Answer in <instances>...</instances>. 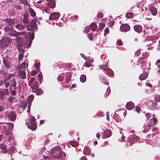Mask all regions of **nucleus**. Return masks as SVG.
<instances>
[{
    "mask_svg": "<svg viewBox=\"0 0 160 160\" xmlns=\"http://www.w3.org/2000/svg\"><path fill=\"white\" fill-rule=\"evenodd\" d=\"M36 81L34 78H32L28 82V84L30 85Z\"/></svg>",
    "mask_w": 160,
    "mask_h": 160,
    "instance_id": "52",
    "label": "nucleus"
},
{
    "mask_svg": "<svg viewBox=\"0 0 160 160\" xmlns=\"http://www.w3.org/2000/svg\"><path fill=\"white\" fill-rule=\"evenodd\" d=\"M6 117L9 120L13 122L16 119L17 114L15 112L12 111L7 112Z\"/></svg>",
    "mask_w": 160,
    "mask_h": 160,
    "instance_id": "6",
    "label": "nucleus"
},
{
    "mask_svg": "<svg viewBox=\"0 0 160 160\" xmlns=\"http://www.w3.org/2000/svg\"><path fill=\"white\" fill-rule=\"evenodd\" d=\"M88 37L91 40H92L93 39V36L90 33L88 34Z\"/></svg>",
    "mask_w": 160,
    "mask_h": 160,
    "instance_id": "61",
    "label": "nucleus"
},
{
    "mask_svg": "<svg viewBox=\"0 0 160 160\" xmlns=\"http://www.w3.org/2000/svg\"><path fill=\"white\" fill-rule=\"evenodd\" d=\"M21 46H18V47H17L18 49V52H21V53H23V54H24L25 52L24 49V48H21Z\"/></svg>",
    "mask_w": 160,
    "mask_h": 160,
    "instance_id": "42",
    "label": "nucleus"
},
{
    "mask_svg": "<svg viewBox=\"0 0 160 160\" xmlns=\"http://www.w3.org/2000/svg\"><path fill=\"white\" fill-rule=\"evenodd\" d=\"M27 125H28V128L32 130H35L37 128L36 123L30 124V125H29L27 123Z\"/></svg>",
    "mask_w": 160,
    "mask_h": 160,
    "instance_id": "31",
    "label": "nucleus"
},
{
    "mask_svg": "<svg viewBox=\"0 0 160 160\" xmlns=\"http://www.w3.org/2000/svg\"><path fill=\"white\" fill-rule=\"evenodd\" d=\"M117 42V43L119 45H123L122 42L120 39L118 40Z\"/></svg>",
    "mask_w": 160,
    "mask_h": 160,
    "instance_id": "63",
    "label": "nucleus"
},
{
    "mask_svg": "<svg viewBox=\"0 0 160 160\" xmlns=\"http://www.w3.org/2000/svg\"><path fill=\"white\" fill-rule=\"evenodd\" d=\"M15 27L19 30L23 29L25 27L22 24H18L15 25Z\"/></svg>",
    "mask_w": 160,
    "mask_h": 160,
    "instance_id": "33",
    "label": "nucleus"
},
{
    "mask_svg": "<svg viewBox=\"0 0 160 160\" xmlns=\"http://www.w3.org/2000/svg\"><path fill=\"white\" fill-rule=\"evenodd\" d=\"M60 16V14L58 12H54L51 14L49 17V20H53L58 18Z\"/></svg>",
    "mask_w": 160,
    "mask_h": 160,
    "instance_id": "11",
    "label": "nucleus"
},
{
    "mask_svg": "<svg viewBox=\"0 0 160 160\" xmlns=\"http://www.w3.org/2000/svg\"><path fill=\"white\" fill-rule=\"evenodd\" d=\"M38 21V19L36 18L33 19L32 20L31 23L26 26V27L27 28V30L31 31L32 32H34L37 28V22Z\"/></svg>",
    "mask_w": 160,
    "mask_h": 160,
    "instance_id": "3",
    "label": "nucleus"
},
{
    "mask_svg": "<svg viewBox=\"0 0 160 160\" xmlns=\"http://www.w3.org/2000/svg\"><path fill=\"white\" fill-rule=\"evenodd\" d=\"M28 11L31 16L32 17H34L36 16V13L35 11L32 8H29L28 9Z\"/></svg>",
    "mask_w": 160,
    "mask_h": 160,
    "instance_id": "30",
    "label": "nucleus"
},
{
    "mask_svg": "<svg viewBox=\"0 0 160 160\" xmlns=\"http://www.w3.org/2000/svg\"><path fill=\"white\" fill-rule=\"evenodd\" d=\"M120 29L122 32H127L129 30L130 27L128 24H124L120 26Z\"/></svg>",
    "mask_w": 160,
    "mask_h": 160,
    "instance_id": "12",
    "label": "nucleus"
},
{
    "mask_svg": "<svg viewBox=\"0 0 160 160\" xmlns=\"http://www.w3.org/2000/svg\"><path fill=\"white\" fill-rule=\"evenodd\" d=\"M7 126H4V129L5 131L6 132V134L8 135L9 134V130H12L13 128L14 125L11 123H7Z\"/></svg>",
    "mask_w": 160,
    "mask_h": 160,
    "instance_id": "8",
    "label": "nucleus"
},
{
    "mask_svg": "<svg viewBox=\"0 0 160 160\" xmlns=\"http://www.w3.org/2000/svg\"><path fill=\"white\" fill-rule=\"evenodd\" d=\"M4 84L5 86V87L6 88H8L9 87L10 85V82H6L7 80L6 79H4Z\"/></svg>",
    "mask_w": 160,
    "mask_h": 160,
    "instance_id": "47",
    "label": "nucleus"
},
{
    "mask_svg": "<svg viewBox=\"0 0 160 160\" xmlns=\"http://www.w3.org/2000/svg\"><path fill=\"white\" fill-rule=\"evenodd\" d=\"M25 34V32H17L16 31H15V32L14 33V35H13V37H16L18 36V35H24Z\"/></svg>",
    "mask_w": 160,
    "mask_h": 160,
    "instance_id": "35",
    "label": "nucleus"
},
{
    "mask_svg": "<svg viewBox=\"0 0 160 160\" xmlns=\"http://www.w3.org/2000/svg\"><path fill=\"white\" fill-rule=\"evenodd\" d=\"M157 106V103L155 102H153L151 104V106L153 108H155Z\"/></svg>",
    "mask_w": 160,
    "mask_h": 160,
    "instance_id": "56",
    "label": "nucleus"
},
{
    "mask_svg": "<svg viewBox=\"0 0 160 160\" xmlns=\"http://www.w3.org/2000/svg\"><path fill=\"white\" fill-rule=\"evenodd\" d=\"M111 93V90L110 88H107L106 90V92L105 94V96L108 97Z\"/></svg>",
    "mask_w": 160,
    "mask_h": 160,
    "instance_id": "46",
    "label": "nucleus"
},
{
    "mask_svg": "<svg viewBox=\"0 0 160 160\" xmlns=\"http://www.w3.org/2000/svg\"><path fill=\"white\" fill-rule=\"evenodd\" d=\"M86 60L88 62H92L94 61V59L91 57H88L86 58Z\"/></svg>",
    "mask_w": 160,
    "mask_h": 160,
    "instance_id": "49",
    "label": "nucleus"
},
{
    "mask_svg": "<svg viewBox=\"0 0 160 160\" xmlns=\"http://www.w3.org/2000/svg\"><path fill=\"white\" fill-rule=\"evenodd\" d=\"M133 28L134 31L138 33L141 32L142 31V27L140 25H136L134 26Z\"/></svg>",
    "mask_w": 160,
    "mask_h": 160,
    "instance_id": "14",
    "label": "nucleus"
},
{
    "mask_svg": "<svg viewBox=\"0 0 160 160\" xmlns=\"http://www.w3.org/2000/svg\"><path fill=\"white\" fill-rule=\"evenodd\" d=\"M15 149V148L13 146H12L9 149V150L10 151V152L11 153H12V152H13L14 151Z\"/></svg>",
    "mask_w": 160,
    "mask_h": 160,
    "instance_id": "60",
    "label": "nucleus"
},
{
    "mask_svg": "<svg viewBox=\"0 0 160 160\" xmlns=\"http://www.w3.org/2000/svg\"><path fill=\"white\" fill-rule=\"evenodd\" d=\"M100 68L103 70H106V69H108L107 66L106 65H102L99 66Z\"/></svg>",
    "mask_w": 160,
    "mask_h": 160,
    "instance_id": "50",
    "label": "nucleus"
},
{
    "mask_svg": "<svg viewBox=\"0 0 160 160\" xmlns=\"http://www.w3.org/2000/svg\"><path fill=\"white\" fill-rule=\"evenodd\" d=\"M61 148L59 146H58L53 148L52 150L51 156L55 159H60L64 152L61 150Z\"/></svg>",
    "mask_w": 160,
    "mask_h": 160,
    "instance_id": "1",
    "label": "nucleus"
},
{
    "mask_svg": "<svg viewBox=\"0 0 160 160\" xmlns=\"http://www.w3.org/2000/svg\"><path fill=\"white\" fill-rule=\"evenodd\" d=\"M145 116L147 119H149L150 118L152 117L151 114L149 113H147L146 114Z\"/></svg>",
    "mask_w": 160,
    "mask_h": 160,
    "instance_id": "57",
    "label": "nucleus"
},
{
    "mask_svg": "<svg viewBox=\"0 0 160 160\" xmlns=\"http://www.w3.org/2000/svg\"><path fill=\"white\" fill-rule=\"evenodd\" d=\"M55 6V2L54 0H52L47 4V7L52 9L54 8Z\"/></svg>",
    "mask_w": 160,
    "mask_h": 160,
    "instance_id": "21",
    "label": "nucleus"
},
{
    "mask_svg": "<svg viewBox=\"0 0 160 160\" xmlns=\"http://www.w3.org/2000/svg\"><path fill=\"white\" fill-rule=\"evenodd\" d=\"M109 32V30L108 28H106L104 29V35L105 36L107 34H108Z\"/></svg>",
    "mask_w": 160,
    "mask_h": 160,
    "instance_id": "55",
    "label": "nucleus"
},
{
    "mask_svg": "<svg viewBox=\"0 0 160 160\" xmlns=\"http://www.w3.org/2000/svg\"><path fill=\"white\" fill-rule=\"evenodd\" d=\"M153 118L151 119L149 122L148 123V125L149 127H153L156 125L158 120L155 117V115H152Z\"/></svg>",
    "mask_w": 160,
    "mask_h": 160,
    "instance_id": "9",
    "label": "nucleus"
},
{
    "mask_svg": "<svg viewBox=\"0 0 160 160\" xmlns=\"http://www.w3.org/2000/svg\"><path fill=\"white\" fill-rule=\"evenodd\" d=\"M27 66V64L25 62H24L20 65L19 68L21 70H26L28 68Z\"/></svg>",
    "mask_w": 160,
    "mask_h": 160,
    "instance_id": "26",
    "label": "nucleus"
},
{
    "mask_svg": "<svg viewBox=\"0 0 160 160\" xmlns=\"http://www.w3.org/2000/svg\"><path fill=\"white\" fill-rule=\"evenodd\" d=\"M149 10L152 15L153 16H156L157 13V10L154 7H151L149 8Z\"/></svg>",
    "mask_w": 160,
    "mask_h": 160,
    "instance_id": "23",
    "label": "nucleus"
},
{
    "mask_svg": "<svg viewBox=\"0 0 160 160\" xmlns=\"http://www.w3.org/2000/svg\"><path fill=\"white\" fill-rule=\"evenodd\" d=\"M134 105L133 102H128L126 106V108L128 110H132L134 107Z\"/></svg>",
    "mask_w": 160,
    "mask_h": 160,
    "instance_id": "18",
    "label": "nucleus"
},
{
    "mask_svg": "<svg viewBox=\"0 0 160 160\" xmlns=\"http://www.w3.org/2000/svg\"><path fill=\"white\" fill-rule=\"evenodd\" d=\"M33 92H35L37 95H40L42 94L43 91L40 88L38 87L35 90H33L32 91Z\"/></svg>",
    "mask_w": 160,
    "mask_h": 160,
    "instance_id": "25",
    "label": "nucleus"
},
{
    "mask_svg": "<svg viewBox=\"0 0 160 160\" xmlns=\"http://www.w3.org/2000/svg\"><path fill=\"white\" fill-rule=\"evenodd\" d=\"M156 65L160 68V59L158 60L156 63Z\"/></svg>",
    "mask_w": 160,
    "mask_h": 160,
    "instance_id": "58",
    "label": "nucleus"
},
{
    "mask_svg": "<svg viewBox=\"0 0 160 160\" xmlns=\"http://www.w3.org/2000/svg\"><path fill=\"white\" fill-rule=\"evenodd\" d=\"M40 64L39 62H37L35 64V67L37 70L39 68Z\"/></svg>",
    "mask_w": 160,
    "mask_h": 160,
    "instance_id": "51",
    "label": "nucleus"
},
{
    "mask_svg": "<svg viewBox=\"0 0 160 160\" xmlns=\"http://www.w3.org/2000/svg\"><path fill=\"white\" fill-rule=\"evenodd\" d=\"M91 65V64L86 62L85 63V66L87 67H89Z\"/></svg>",
    "mask_w": 160,
    "mask_h": 160,
    "instance_id": "64",
    "label": "nucleus"
},
{
    "mask_svg": "<svg viewBox=\"0 0 160 160\" xmlns=\"http://www.w3.org/2000/svg\"><path fill=\"white\" fill-rule=\"evenodd\" d=\"M142 56H143L142 57H140L138 58V59L137 62V64L139 65H144L147 62L146 59L148 56V54L147 52H143L142 53ZM141 66V65H140Z\"/></svg>",
    "mask_w": 160,
    "mask_h": 160,
    "instance_id": "5",
    "label": "nucleus"
},
{
    "mask_svg": "<svg viewBox=\"0 0 160 160\" xmlns=\"http://www.w3.org/2000/svg\"><path fill=\"white\" fill-rule=\"evenodd\" d=\"M111 132L108 130H105L103 132V136L106 138H108L110 137L111 135Z\"/></svg>",
    "mask_w": 160,
    "mask_h": 160,
    "instance_id": "28",
    "label": "nucleus"
},
{
    "mask_svg": "<svg viewBox=\"0 0 160 160\" xmlns=\"http://www.w3.org/2000/svg\"><path fill=\"white\" fill-rule=\"evenodd\" d=\"M15 19L14 18L11 19L10 18H7L4 19L3 21L7 23L8 26H11L14 24Z\"/></svg>",
    "mask_w": 160,
    "mask_h": 160,
    "instance_id": "13",
    "label": "nucleus"
},
{
    "mask_svg": "<svg viewBox=\"0 0 160 160\" xmlns=\"http://www.w3.org/2000/svg\"><path fill=\"white\" fill-rule=\"evenodd\" d=\"M105 24L103 23H100L98 27L99 29L100 30L102 29L104 27Z\"/></svg>",
    "mask_w": 160,
    "mask_h": 160,
    "instance_id": "44",
    "label": "nucleus"
},
{
    "mask_svg": "<svg viewBox=\"0 0 160 160\" xmlns=\"http://www.w3.org/2000/svg\"><path fill=\"white\" fill-rule=\"evenodd\" d=\"M20 2L25 6H27L28 5V2L27 0H20Z\"/></svg>",
    "mask_w": 160,
    "mask_h": 160,
    "instance_id": "48",
    "label": "nucleus"
},
{
    "mask_svg": "<svg viewBox=\"0 0 160 160\" xmlns=\"http://www.w3.org/2000/svg\"><path fill=\"white\" fill-rule=\"evenodd\" d=\"M154 99L155 101L160 102V95H156L154 97Z\"/></svg>",
    "mask_w": 160,
    "mask_h": 160,
    "instance_id": "45",
    "label": "nucleus"
},
{
    "mask_svg": "<svg viewBox=\"0 0 160 160\" xmlns=\"http://www.w3.org/2000/svg\"><path fill=\"white\" fill-rule=\"evenodd\" d=\"M6 146L3 144H0V148L2 150L1 152L2 153H6L8 152V150L6 149Z\"/></svg>",
    "mask_w": 160,
    "mask_h": 160,
    "instance_id": "24",
    "label": "nucleus"
},
{
    "mask_svg": "<svg viewBox=\"0 0 160 160\" xmlns=\"http://www.w3.org/2000/svg\"><path fill=\"white\" fill-rule=\"evenodd\" d=\"M34 99V96L32 95H29L28 98V101L29 104L32 102Z\"/></svg>",
    "mask_w": 160,
    "mask_h": 160,
    "instance_id": "36",
    "label": "nucleus"
},
{
    "mask_svg": "<svg viewBox=\"0 0 160 160\" xmlns=\"http://www.w3.org/2000/svg\"><path fill=\"white\" fill-rule=\"evenodd\" d=\"M106 74L109 77H112L114 76V73L113 71H106Z\"/></svg>",
    "mask_w": 160,
    "mask_h": 160,
    "instance_id": "38",
    "label": "nucleus"
},
{
    "mask_svg": "<svg viewBox=\"0 0 160 160\" xmlns=\"http://www.w3.org/2000/svg\"><path fill=\"white\" fill-rule=\"evenodd\" d=\"M69 143L73 147H77L78 145V143L75 141H70Z\"/></svg>",
    "mask_w": 160,
    "mask_h": 160,
    "instance_id": "34",
    "label": "nucleus"
},
{
    "mask_svg": "<svg viewBox=\"0 0 160 160\" xmlns=\"http://www.w3.org/2000/svg\"><path fill=\"white\" fill-rule=\"evenodd\" d=\"M148 76V73H143L139 76V79L141 80H145L147 78Z\"/></svg>",
    "mask_w": 160,
    "mask_h": 160,
    "instance_id": "29",
    "label": "nucleus"
},
{
    "mask_svg": "<svg viewBox=\"0 0 160 160\" xmlns=\"http://www.w3.org/2000/svg\"><path fill=\"white\" fill-rule=\"evenodd\" d=\"M15 40L17 42V47H18V46H22L23 45H26V43H24L23 42V38L21 37L17 36L16 37Z\"/></svg>",
    "mask_w": 160,
    "mask_h": 160,
    "instance_id": "10",
    "label": "nucleus"
},
{
    "mask_svg": "<svg viewBox=\"0 0 160 160\" xmlns=\"http://www.w3.org/2000/svg\"><path fill=\"white\" fill-rule=\"evenodd\" d=\"M103 17V14L101 13H99L97 15L98 18H102Z\"/></svg>",
    "mask_w": 160,
    "mask_h": 160,
    "instance_id": "59",
    "label": "nucleus"
},
{
    "mask_svg": "<svg viewBox=\"0 0 160 160\" xmlns=\"http://www.w3.org/2000/svg\"><path fill=\"white\" fill-rule=\"evenodd\" d=\"M133 13L131 12L127 13L126 14V17L128 18H129L132 17L133 16Z\"/></svg>",
    "mask_w": 160,
    "mask_h": 160,
    "instance_id": "43",
    "label": "nucleus"
},
{
    "mask_svg": "<svg viewBox=\"0 0 160 160\" xmlns=\"http://www.w3.org/2000/svg\"><path fill=\"white\" fill-rule=\"evenodd\" d=\"M12 88L14 90H16V82L15 78L13 79L12 82L11 83L10 87V90H11Z\"/></svg>",
    "mask_w": 160,
    "mask_h": 160,
    "instance_id": "27",
    "label": "nucleus"
},
{
    "mask_svg": "<svg viewBox=\"0 0 160 160\" xmlns=\"http://www.w3.org/2000/svg\"><path fill=\"white\" fill-rule=\"evenodd\" d=\"M43 77L42 75L41 72H40L39 73L38 75V81H39L40 84L41 83L42 80V79Z\"/></svg>",
    "mask_w": 160,
    "mask_h": 160,
    "instance_id": "40",
    "label": "nucleus"
},
{
    "mask_svg": "<svg viewBox=\"0 0 160 160\" xmlns=\"http://www.w3.org/2000/svg\"><path fill=\"white\" fill-rule=\"evenodd\" d=\"M3 63L4 65L6 67L9 68L10 67L11 62L10 59H6L5 58H4L3 59Z\"/></svg>",
    "mask_w": 160,
    "mask_h": 160,
    "instance_id": "19",
    "label": "nucleus"
},
{
    "mask_svg": "<svg viewBox=\"0 0 160 160\" xmlns=\"http://www.w3.org/2000/svg\"><path fill=\"white\" fill-rule=\"evenodd\" d=\"M32 89V91L35 90L38 87V83L37 81H36L30 85H29Z\"/></svg>",
    "mask_w": 160,
    "mask_h": 160,
    "instance_id": "17",
    "label": "nucleus"
},
{
    "mask_svg": "<svg viewBox=\"0 0 160 160\" xmlns=\"http://www.w3.org/2000/svg\"><path fill=\"white\" fill-rule=\"evenodd\" d=\"M29 123L30 124L36 123L35 118L33 117H31Z\"/></svg>",
    "mask_w": 160,
    "mask_h": 160,
    "instance_id": "39",
    "label": "nucleus"
},
{
    "mask_svg": "<svg viewBox=\"0 0 160 160\" xmlns=\"http://www.w3.org/2000/svg\"><path fill=\"white\" fill-rule=\"evenodd\" d=\"M66 77L70 78H71V72H68L66 73Z\"/></svg>",
    "mask_w": 160,
    "mask_h": 160,
    "instance_id": "62",
    "label": "nucleus"
},
{
    "mask_svg": "<svg viewBox=\"0 0 160 160\" xmlns=\"http://www.w3.org/2000/svg\"><path fill=\"white\" fill-rule=\"evenodd\" d=\"M4 92L0 91V99L3 100L5 98V95H7L9 93L8 89H5L4 90Z\"/></svg>",
    "mask_w": 160,
    "mask_h": 160,
    "instance_id": "15",
    "label": "nucleus"
},
{
    "mask_svg": "<svg viewBox=\"0 0 160 160\" xmlns=\"http://www.w3.org/2000/svg\"><path fill=\"white\" fill-rule=\"evenodd\" d=\"M23 53H20L18 55V58L19 61L22 60V59L23 57Z\"/></svg>",
    "mask_w": 160,
    "mask_h": 160,
    "instance_id": "53",
    "label": "nucleus"
},
{
    "mask_svg": "<svg viewBox=\"0 0 160 160\" xmlns=\"http://www.w3.org/2000/svg\"><path fill=\"white\" fill-rule=\"evenodd\" d=\"M97 28V25L94 23H92L90 25V28L92 31H95Z\"/></svg>",
    "mask_w": 160,
    "mask_h": 160,
    "instance_id": "32",
    "label": "nucleus"
},
{
    "mask_svg": "<svg viewBox=\"0 0 160 160\" xmlns=\"http://www.w3.org/2000/svg\"><path fill=\"white\" fill-rule=\"evenodd\" d=\"M28 34H29V40H32L34 38V34L33 32H32V33L29 32Z\"/></svg>",
    "mask_w": 160,
    "mask_h": 160,
    "instance_id": "41",
    "label": "nucleus"
},
{
    "mask_svg": "<svg viewBox=\"0 0 160 160\" xmlns=\"http://www.w3.org/2000/svg\"><path fill=\"white\" fill-rule=\"evenodd\" d=\"M80 80L82 82H85L86 79V77L85 75H82L80 77Z\"/></svg>",
    "mask_w": 160,
    "mask_h": 160,
    "instance_id": "37",
    "label": "nucleus"
},
{
    "mask_svg": "<svg viewBox=\"0 0 160 160\" xmlns=\"http://www.w3.org/2000/svg\"><path fill=\"white\" fill-rule=\"evenodd\" d=\"M83 152L85 155L87 156L89 155L91 152L90 148L88 146L85 147Z\"/></svg>",
    "mask_w": 160,
    "mask_h": 160,
    "instance_id": "22",
    "label": "nucleus"
},
{
    "mask_svg": "<svg viewBox=\"0 0 160 160\" xmlns=\"http://www.w3.org/2000/svg\"><path fill=\"white\" fill-rule=\"evenodd\" d=\"M12 39L8 37H4L0 41V45L2 47H6L11 42Z\"/></svg>",
    "mask_w": 160,
    "mask_h": 160,
    "instance_id": "4",
    "label": "nucleus"
},
{
    "mask_svg": "<svg viewBox=\"0 0 160 160\" xmlns=\"http://www.w3.org/2000/svg\"><path fill=\"white\" fill-rule=\"evenodd\" d=\"M29 15L28 12L25 13L23 15V19L22 20L23 23L24 25H26L28 23Z\"/></svg>",
    "mask_w": 160,
    "mask_h": 160,
    "instance_id": "16",
    "label": "nucleus"
},
{
    "mask_svg": "<svg viewBox=\"0 0 160 160\" xmlns=\"http://www.w3.org/2000/svg\"><path fill=\"white\" fill-rule=\"evenodd\" d=\"M4 30L6 35L10 36H13L15 30H13L12 28L7 26L4 28Z\"/></svg>",
    "mask_w": 160,
    "mask_h": 160,
    "instance_id": "7",
    "label": "nucleus"
},
{
    "mask_svg": "<svg viewBox=\"0 0 160 160\" xmlns=\"http://www.w3.org/2000/svg\"><path fill=\"white\" fill-rule=\"evenodd\" d=\"M18 76L22 79H25L26 78V72L25 71H19Z\"/></svg>",
    "mask_w": 160,
    "mask_h": 160,
    "instance_id": "20",
    "label": "nucleus"
},
{
    "mask_svg": "<svg viewBox=\"0 0 160 160\" xmlns=\"http://www.w3.org/2000/svg\"><path fill=\"white\" fill-rule=\"evenodd\" d=\"M15 98L14 97H11L9 98H8V101L11 102H13L15 100Z\"/></svg>",
    "mask_w": 160,
    "mask_h": 160,
    "instance_id": "54",
    "label": "nucleus"
},
{
    "mask_svg": "<svg viewBox=\"0 0 160 160\" xmlns=\"http://www.w3.org/2000/svg\"><path fill=\"white\" fill-rule=\"evenodd\" d=\"M140 140V138L134 135H130L128 138L127 144L128 145L131 146L134 143L136 142L139 141Z\"/></svg>",
    "mask_w": 160,
    "mask_h": 160,
    "instance_id": "2",
    "label": "nucleus"
}]
</instances>
